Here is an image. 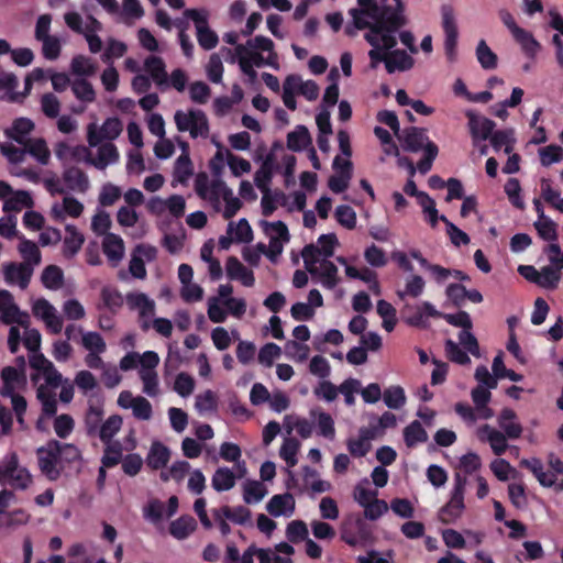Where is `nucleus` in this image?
<instances>
[{
	"instance_id": "f257e3e1",
	"label": "nucleus",
	"mask_w": 563,
	"mask_h": 563,
	"mask_svg": "<svg viewBox=\"0 0 563 563\" xmlns=\"http://www.w3.org/2000/svg\"><path fill=\"white\" fill-rule=\"evenodd\" d=\"M398 23L395 19H390L387 23H379L376 26H366L367 32L364 40L372 46L368 52L369 68L376 69L380 63L386 65L388 60V51L397 45L396 33Z\"/></svg>"
},
{
	"instance_id": "1a4fd4ad",
	"label": "nucleus",
	"mask_w": 563,
	"mask_h": 563,
	"mask_svg": "<svg viewBox=\"0 0 563 563\" xmlns=\"http://www.w3.org/2000/svg\"><path fill=\"white\" fill-rule=\"evenodd\" d=\"M376 12L377 8L375 4V0H357V8H352L349 10V14L352 18V22L347 23L344 32L347 36H355L356 31L365 30L369 24L367 23V19H363L362 14L368 12Z\"/></svg>"
},
{
	"instance_id": "6e6d98bb",
	"label": "nucleus",
	"mask_w": 563,
	"mask_h": 563,
	"mask_svg": "<svg viewBox=\"0 0 563 563\" xmlns=\"http://www.w3.org/2000/svg\"><path fill=\"white\" fill-rule=\"evenodd\" d=\"M385 405L390 409H399L406 404L405 390L400 386H390L383 394Z\"/></svg>"
},
{
	"instance_id": "aec40b11",
	"label": "nucleus",
	"mask_w": 563,
	"mask_h": 563,
	"mask_svg": "<svg viewBox=\"0 0 563 563\" xmlns=\"http://www.w3.org/2000/svg\"><path fill=\"white\" fill-rule=\"evenodd\" d=\"M63 180L67 188L78 192H86L89 188V179L84 170L78 167H69L63 173Z\"/></svg>"
},
{
	"instance_id": "423d86ee",
	"label": "nucleus",
	"mask_w": 563,
	"mask_h": 563,
	"mask_svg": "<svg viewBox=\"0 0 563 563\" xmlns=\"http://www.w3.org/2000/svg\"><path fill=\"white\" fill-rule=\"evenodd\" d=\"M184 15L194 21L197 41L201 48L210 51L218 45L219 37L218 34L209 27V12L206 9H186Z\"/></svg>"
},
{
	"instance_id": "c85d7f7f",
	"label": "nucleus",
	"mask_w": 563,
	"mask_h": 563,
	"mask_svg": "<svg viewBox=\"0 0 563 563\" xmlns=\"http://www.w3.org/2000/svg\"><path fill=\"white\" fill-rule=\"evenodd\" d=\"M310 417L317 419L318 433L319 435L333 440L335 437L334 420L330 413L321 411L319 409H311Z\"/></svg>"
},
{
	"instance_id": "a878e982",
	"label": "nucleus",
	"mask_w": 563,
	"mask_h": 563,
	"mask_svg": "<svg viewBox=\"0 0 563 563\" xmlns=\"http://www.w3.org/2000/svg\"><path fill=\"white\" fill-rule=\"evenodd\" d=\"M197 528V521L192 516H181L169 525V533L177 540L186 539Z\"/></svg>"
},
{
	"instance_id": "39448f33",
	"label": "nucleus",
	"mask_w": 563,
	"mask_h": 563,
	"mask_svg": "<svg viewBox=\"0 0 563 563\" xmlns=\"http://www.w3.org/2000/svg\"><path fill=\"white\" fill-rule=\"evenodd\" d=\"M441 26L444 32V52L450 63L455 62L457 55L459 29L456 23L455 10L451 4H442Z\"/></svg>"
},
{
	"instance_id": "c03bdc74",
	"label": "nucleus",
	"mask_w": 563,
	"mask_h": 563,
	"mask_svg": "<svg viewBox=\"0 0 563 563\" xmlns=\"http://www.w3.org/2000/svg\"><path fill=\"white\" fill-rule=\"evenodd\" d=\"M58 449L62 472L73 463L81 461V452L75 444L59 442Z\"/></svg>"
},
{
	"instance_id": "052dcab7",
	"label": "nucleus",
	"mask_w": 563,
	"mask_h": 563,
	"mask_svg": "<svg viewBox=\"0 0 563 563\" xmlns=\"http://www.w3.org/2000/svg\"><path fill=\"white\" fill-rule=\"evenodd\" d=\"M299 450V442L294 438L285 439L280 446L279 455L287 463L289 467H294L297 460V452Z\"/></svg>"
},
{
	"instance_id": "473e14b6",
	"label": "nucleus",
	"mask_w": 563,
	"mask_h": 563,
	"mask_svg": "<svg viewBox=\"0 0 563 563\" xmlns=\"http://www.w3.org/2000/svg\"><path fill=\"white\" fill-rule=\"evenodd\" d=\"M103 413L104 412L102 406H89L84 418L85 429L88 437H97V431L101 426Z\"/></svg>"
},
{
	"instance_id": "774afa93",
	"label": "nucleus",
	"mask_w": 563,
	"mask_h": 563,
	"mask_svg": "<svg viewBox=\"0 0 563 563\" xmlns=\"http://www.w3.org/2000/svg\"><path fill=\"white\" fill-rule=\"evenodd\" d=\"M286 537L291 543H298L300 541L307 540V525L301 520H292L287 526Z\"/></svg>"
},
{
	"instance_id": "338daca9",
	"label": "nucleus",
	"mask_w": 563,
	"mask_h": 563,
	"mask_svg": "<svg viewBox=\"0 0 563 563\" xmlns=\"http://www.w3.org/2000/svg\"><path fill=\"white\" fill-rule=\"evenodd\" d=\"M335 219L344 228L352 230L356 227V212L347 205L338 206Z\"/></svg>"
},
{
	"instance_id": "dca6fc26",
	"label": "nucleus",
	"mask_w": 563,
	"mask_h": 563,
	"mask_svg": "<svg viewBox=\"0 0 563 563\" xmlns=\"http://www.w3.org/2000/svg\"><path fill=\"white\" fill-rule=\"evenodd\" d=\"M276 165L274 153H268L254 175V183L261 191H268Z\"/></svg>"
},
{
	"instance_id": "603ef678",
	"label": "nucleus",
	"mask_w": 563,
	"mask_h": 563,
	"mask_svg": "<svg viewBox=\"0 0 563 563\" xmlns=\"http://www.w3.org/2000/svg\"><path fill=\"white\" fill-rule=\"evenodd\" d=\"M63 271L56 265H48L44 268L41 280L48 289H58L63 285Z\"/></svg>"
},
{
	"instance_id": "bf43d9fd",
	"label": "nucleus",
	"mask_w": 563,
	"mask_h": 563,
	"mask_svg": "<svg viewBox=\"0 0 563 563\" xmlns=\"http://www.w3.org/2000/svg\"><path fill=\"white\" fill-rule=\"evenodd\" d=\"M320 255V250L318 246L313 244L306 245L301 251V256L303 258L305 268L312 275L316 276L319 274V268L317 267V263L319 262L318 256Z\"/></svg>"
},
{
	"instance_id": "ea45409f",
	"label": "nucleus",
	"mask_w": 563,
	"mask_h": 563,
	"mask_svg": "<svg viewBox=\"0 0 563 563\" xmlns=\"http://www.w3.org/2000/svg\"><path fill=\"white\" fill-rule=\"evenodd\" d=\"M33 199L27 191L18 190L5 200L3 209L7 211H21L23 208H31Z\"/></svg>"
},
{
	"instance_id": "f704fd0d",
	"label": "nucleus",
	"mask_w": 563,
	"mask_h": 563,
	"mask_svg": "<svg viewBox=\"0 0 563 563\" xmlns=\"http://www.w3.org/2000/svg\"><path fill=\"white\" fill-rule=\"evenodd\" d=\"M352 162H343L342 175H333L328 180L329 188L334 194H341L349 187V181L352 178Z\"/></svg>"
},
{
	"instance_id": "5fc2aeb1",
	"label": "nucleus",
	"mask_w": 563,
	"mask_h": 563,
	"mask_svg": "<svg viewBox=\"0 0 563 563\" xmlns=\"http://www.w3.org/2000/svg\"><path fill=\"white\" fill-rule=\"evenodd\" d=\"M104 445L106 449L101 459L102 466L108 468L114 467L122 460V445L119 441Z\"/></svg>"
},
{
	"instance_id": "7c9ffc66",
	"label": "nucleus",
	"mask_w": 563,
	"mask_h": 563,
	"mask_svg": "<svg viewBox=\"0 0 563 563\" xmlns=\"http://www.w3.org/2000/svg\"><path fill=\"white\" fill-rule=\"evenodd\" d=\"M119 159V152L113 143H104L99 147L98 157L96 159L88 158V162L98 169H104L109 164Z\"/></svg>"
},
{
	"instance_id": "f8f14e48",
	"label": "nucleus",
	"mask_w": 563,
	"mask_h": 563,
	"mask_svg": "<svg viewBox=\"0 0 563 563\" xmlns=\"http://www.w3.org/2000/svg\"><path fill=\"white\" fill-rule=\"evenodd\" d=\"M397 136L402 142L404 150L411 153L424 151L427 142L430 141L426 130L417 126L407 128L401 136L399 134Z\"/></svg>"
},
{
	"instance_id": "e433bc0d",
	"label": "nucleus",
	"mask_w": 563,
	"mask_h": 563,
	"mask_svg": "<svg viewBox=\"0 0 563 563\" xmlns=\"http://www.w3.org/2000/svg\"><path fill=\"white\" fill-rule=\"evenodd\" d=\"M71 91L78 100L85 103H91L96 100L93 86L85 78L75 79L71 82Z\"/></svg>"
},
{
	"instance_id": "4468645a",
	"label": "nucleus",
	"mask_w": 563,
	"mask_h": 563,
	"mask_svg": "<svg viewBox=\"0 0 563 563\" xmlns=\"http://www.w3.org/2000/svg\"><path fill=\"white\" fill-rule=\"evenodd\" d=\"M102 251L110 265L117 267L124 255L123 240L114 233H107L103 238Z\"/></svg>"
},
{
	"instance_id": "393cba45",
	"label": "nucleus",
	"mask_w": 563,
	"mask_h": 563,
	"mask_svg": "<svg viewBox=\"0 0 563 563\" xmlns=\"http://www.w3.org/2000/svg\"><path fill=\"white\" fill-rule=\"evenodd\" d=\"M266 509L274 517H279L286 514L287 510L292 512L295 509V498L290 493L274 495L267 503Z\"/></svg>"
},
{
	"instance_id": "2eb2a0df",
	"label": "nucleus",
	"mask_w": 563,
	"mask_h": 563,
	"mask_svg": "<svg viewBox=\"0 0 563 563\" xmlns=\"http://www.w3.org/2000/svg\"><path fill=\"white\" fill-rule=\"evenodd\" d=\"M227 275L230 279H236L245 287H252L255 284V277L251 269L245 267L238 257L230 256L225 264Z\"/></svg>"
},
{
	"instance_id": "c756f323",
	"label": "nucleus",
	"mask_w": 563,
	"mask_h": 563,
	"mask_svg": "<svg viewBox=\"0 0 563 563\" xmlns=\"http://www.w3.org/2000/svg\"><path fill=\"white\" fill-rule=\"evenodd\" d=\"M123 419L119 415L110 416L104 422L101 423L97 431V437L103 444L112 443L113 437L121 430Z\"/></svg>"
},
{
	"instance_id": "b1692460",
	"label": "nucleus",
	"mask_w": 563,
	"mask_h": 563,
	"mask_svg": "<svg viewBox=\"0 0 563 563\" xmlns=\"http://www.w3.org/2000/svg\"><path fill=\"white\" fill-rule=\"evenodd\" d=\"M84 211V205L74 197H65L63 199V208L58 205L53 206L51 214L54 220L63 221L65 219L64 213H67L71 218H78Z\"/></svg>"
},
{
	"instance_id": "864d4df0",
	"label": "nucleus",
	"mask_w": 563,
	"mask_h": 563,
	"mask_svg": "<svg viewBox=\"0 0 563 563\" xmlns=\"http://www.w3.org/2000/svg\"><path fill=\"white\" fill-rule=\"evenodd\" d=\"M534 228L544 241L553 242L558 240L556 223L544 214L534 223Z\"/></svg>"
},
{
	"instance_id": "0eeeda50",
	"label": "nucleus",
	"mask_w": 563,
	"mask_h": 563,
	"mask_svg": "<svg viewBox=\"0 0 563 563\" xmlns=\"http://www.w3.org/2000/svg\"><path fill=\"white\" fill-rule=\"evenodd\" d=\"M499 19L505 26L510 31L515 41L520 44L523 53L534 58L540 49L539 42L533 37L532 33L517 25L514 15L507 9H500L498 11Z\"/></svg>"
},
{
	"instance_id": "79ce46f5",
	"label": "nucleus",
	"mask_w": 563,
	"mask_h": 563,
	"mask_svg": "<svg viewBox=\"0 0 563 563\" xmlns=\"http://www.w3.org/2000/svg\"><path fill=\"white\" fill-rule=\"evenodd\" d=\"M100 297L103 307L113 313H115L123 305V297L117 288L104 286L101 289Z\"/></svg>"
},
{
	"instance_id": "a18cd8bd",
	"label": "nucleus",
	"mask_w": 563,
	"mask_h": 563,
	"mask_svg": "<svg viewBox=\"0 0 563 563\" xmlns=\"http://www.w3.org/2000/svg\"><path fill=\"white\" fill-rule=\"evenodd\" d=\"M512 135L514 130H498L493 131L492 135L489 136L490 144L495 151H499L503 146H505V153L510 154L514 150L512 147Z\"/></svg>"
},
{
	"instance_id": "680f3d73",
	"label": "nucleus",
	"mask_w": 563,
	"mask_h": 563,
	"mask_svg": "<svg viewBox=\"0 0 563 563\" xmlns=\"http://www.w3.org/2000/svg\"><path fill=\"white\" fill-rule=\"evenodd\" d=\"M438 145L432 141H428L424 146L423 157L417 164V168L422 175H426L428 172H430L432 164L438 156Z\"/></svg>"
},
{
	"instance_id": "58836bf2",
	"label": "nucleus",
	"mask_w": 563,
	"mask_h": 563,
	"mask_svg": "<svg viewBox=\"0 0 563 563\" xmlns=\"http://www.w3.org/2000/svg\"><path fill=\"white\" fill-rule=\"evenodd\" d=\"M25 147L26 153L31 154L33 157H35L41 164L46 165L48 163L51 153L46 145L45 140L43 139H36V140H27L25 144H23Z\"/></svg>"
},
{
	"instance_id": "37998d69",
	"label": "nucleus",
	"mask_w": 563,
	"mask_h": 563,
	"mask_svg": "<svg viewBox=\"0 0 563 563\" xmlns=\"http://www.w3.org/2000/svg\"><path fill=\"white\" fill-rule=\"evenodd\" d=\"M194 174L191 159L187 153H183L175 162L174 178L181 184H185Z\"/></svg>"
},
{
	"instance_id": "0e129e2a",
	"label": "nucleus",
	"mask_w": 563,
	"mask_h": 563,
	"mask_svg": "<svg viewBox=\"0 0 563 563\" xmlns=\"http://www.w3.org/2000/svg\"><path fill=\"white\" fill-rule=\"evenodd\" d=\"M504 189L510 203L517 209L522 210L525 208V202L520 196L521 186L519 180L517 178H509L506 181Z\"/></svg>"
},
{
	"instance_id": "ddd939ff",
	"label": "nucleus",
	"mask_w": 563,
	"mask_h": 563,
	"mask_svg": "<svg viewBox=\"0 0 563 563\" xmlns=\"http://www.w3.org/2000/svg\"><path fill=\"white\" fill-rule=\"evenodd\" d=\"M367 536L364 520L357 516L343 525L341 539L351 547H356Z\"/></svg>"
},
{
	"instance_id": "72a5a7b5",
	"label": "nucleus",
	"mask_w": 563,
	"mask_h": 563,
	"mask_svg": "<svg viewBox=\"0 0 563 563\" xmlns=\"http://www.w3.org/2000/svg\"><path fill=\"white\" fill-rule=\"evenodd\" d=\"M211 485L217 492L230 490L235 485V475L229 467H219L212 476Z\"/></svg>"
},
{
	"instance_id": "2f4dec72",
	"label": "nucleus",
	"mask_w": 563,
	"mask_h": 563,
	"mask_svg": "<svg viewBox=\"0 0 563 563\" xmlns=\"http://www.w3.org/2000/svg\"><path fill=\"white\" fill-rule=\"evenodd\" d=\"M311 144V136L305 125H297L296 129L287 135V147L294 152H301Z\"/></svg>"
},
{
	"instance_id": "13d9d810",
	"label": "nucleus",
	"mask_w": 563,
	"mask_h": 563,
	"mask_svg": "<svg viewBox=\"0 0 563 563\" xmlns=\"http://www.w3.org/2000/svg\"><path fill=\"white\" fill-rule=\"evenodd\" d=\"M561 277V269L553 266H545L539 272L537 284L543 288L553 289Z\"/></svg>"
},
{
	"instance_id": "9b49d317",
	"label": "nucleus",
	"mask_w": 563,
	"mask_h": 563,
	"mask_svg": "<svg viewBox=\"0 0 563 563\" xmlns=\"http://www.w3.org/2000/svg\"><path fill=\"white\" fill-rule=\"evenodd\" d=\"M0 313L1 319L5 324L18 323L20 325H25L26 323L22 317L27 318V314L20 311L19 307L13 301L11 292L4 289L0 290Z\"/></svg>"
},
{
	"instance_id": "a19ab883",
	"label": "nucleus",
	"mask_w": 563,
	"mask_h": 563,
	"mask_svg": "<svg viewBox=\"0 0 563 563\" xmlns=\"http://www.w3.org/2000/svg\"><path fill=\"white\" fill-rule=\"evenodd\" d=\"M476 57L484 69L492 70L497 67V55L489 48L484 40H481L477 44Z\"/></svg>"
},
{
	"instance_id": "cd10ccee",
	"label": "nucleus",
	"mask_w": 563,
	"mask_h": 563,
	"mask_svg": "<svg viewBox=\"0 0 563 563\" xmlns=\"http://www.w3.org/2000/svg\"><path fill=\"white\" fill-rule=\"evenodd\" d=\"M404 441L409 449L428 441V433L420 421L413 420L404 429Z\"/></svg>"
},
{
	"instance_id": "412c9836",
	"label": "nucleus",
	"mask_w": 563,
	"mask_h": 563,
	"mask_svg": "<svg viewBox=\"0 0 563 563\" xmlns=\"http://www.w3.org/2000/svg\"><path fill=\"white\" fill-rule=\"evenodd\" d=\"M66 236L63 244V254L67 258L74 257L81 249L85 238L73 224H67Z\"/></svg>"
},
{
	"instance_id": "8fccbe9b",
	"label": "nucleus",
	"mask_w": 563,
	"mask_h": 563,
	"mask_svg": "<svg viewBox=\"0 0 563 563\" xmlns=\"http://www.w3.org/2000/svg\"><path fill=\"white\" fill-rule=\"evenodd\" d=\"M96 69L92 60L85 55H76L71 59L70 70L73 75L89 77L95 75Z\"/></svg>"
},
{
	"instance_id": "7ed1b4c3",
	"label": "nucleus",
	"mask_w": 563,
	"mask_h": 563,
	"mask_svg": "<svg viewBox=\"0 0 563 563\" xmlns=\"http://www.w3.org/2000/svg\"><path fill=\"white\" fill-rule=\"evenodd\" d=\"M376 12L363 13V19H367L368 26H376L379 23H387L395 19L398 23L397 30H401L408 24L406 16V5L402 0H375Z\"/></svg>"
},
{
	"instance_id": "bb28decb",
	"label": "nucleus",
	"mask_w": 563,
	"mask_h": 563,
	"mask_svg": "<svg viewBox=\"0 0 563 563\" xmlns=\"http://www.w3.org/2000/svg\"><path fill=\"white\" fill-rule=\"evenodd\" d=\"M169 459V449L161 442H154L147 455V465L153 470H162L167 465Z\"/></svg>"
},
{
	"instance_id": "f03ea898",
	"label": "nucleus",
	"mask_w": 563,
	"mask_h": 563,
	"mask_svg": "<svg viewBox=\"0 0 563 563\" xmlns=\"http://www.w3.org/2000/svg\"><path fill=\"white\" fill-rule=\"evenodd\" d=\"M32 483L33 476L26 467L20 466L16 452L8 453L0 463V484L25 490Z\"/></svg>"
},
{
	"instance_id": "20e7f679",
	"label": "nucleus",
	"mask_w": 563,
	"mask_h": 563,
	"mask_svg": "<svg viewBox=\"0 0 563 563\" xmlns=\"http://www.w3.org/2000/svg\"><path fill=\"white\" fill-rule=\"evenodd\" d=\"M59 441L51 439L45 445L36 449L37 465L41 473L51 482L57 481L62 475L59 461Z\"/></svg>"
},
{
	"instance_id": "4d7b16f0",
	"label": "nucleus",
	"mask_w": 563,
	"mask_h": 563,
	"mask_svg": "<svg viewBox=\"0 0 563 563\" xmlns=\"http://www.w3.org/2000/svg\"><path fill=\"white\" fill-rule=\"evenodd\" d=\"M37 399L42 404V411L45 416L52 417L57 412V400L55 395L46 389L45 386L37 388Z\"/></svg>"
},
{
	"instance_id": "6ab92c4d",
	"label": "nucleus",
	"mask_w": 563,
	"mask_h": 563,
	"mask_svg": "<svg viewBox=\"0 0 563 563\" xmlns=\"http://www.w3.org/2000/svg\"><path fill=\"white\" fill-rule=\"evenodd\" d=\"M465 508L464 497L451 494L450 500L439 510V520L445 525L454 523Z\"/></svg>"
},
{
	"instance_id": "69168bd1",
	"label": "nucleus",
	"mask_w": 563,
	"mask_h": 563,
	"mask_svg": "<svg viewBox=\"0 0 563 563\" xmlns=\"http://www.w3.org/2000/svg\"><path fill=\"white\" fill-rule=\"evenodd\" d=\"M424 285L426 283L421 276L412 275L410 279L407 280L405 290L397 291V295L400 299H404L405 296L417 298L423 292Z\"/></svg>"
},
{
	"instance_id": "a211bd4d",
	"label": "nucleus",
	"mask_w": 563,
	"mask_h": 563,
	"mask_svg": "<svg viewBox=\"0 0 563 563\" xmlns=\"http://www.w3.org/2000/svg\"><path fill=\"white\" fill-rule=\"evenodd\" d=\"M415 65V59L404 49L388 51V60L386 63V71L394 74L395 71L410 70Z\"/></svg>"
},
{
	"instance_id": "6e6552de",
	"label": "nucleus",
	"mask_w": 563,
	"mask_h": 563,
	"mask_svg": "<svg viewBox=\"0 0 563 563\" xmlns=\"http://www.w3.org/2000/svg\"><path fill=\"white\" fill-rule=\"evenodd\" d=\"M465 117L468 120L467 126L474 144L489 139L496 126L493 120L479 115L473 110H466Z\"/></svg>"
},
{
	"instance_id": "4c0bfd02",
	"label": "nucleus",
	"mask_w": 563,
	"mask_h": 563,
	"mask_svg": "<svg viewBox=\"0 0 563 563\" xmlns=\"http://www.w3.org/2000/svg\"><path fill=\"white\" fill-rule=\"evenodd\" d=\"M266 494L267 488L258 481H246L243 485V500L246 504L258 503Z\"/></svg>"
},
{
	"instance_id": "49530a36",
	"label": "nucleus",
	"mask_w": 563,
	"mask_h": 563,
	"mask_svg": "<svg viewBox=\"0 0 563 563\" xmlns=\"http://www.w3.org/2000/svg\"><path fill=\"white\" fill-rule=\"evenodd\" d=\"M19 252L24 260L22 263H29L32 267L41 263V252L33 241L23 238L19 244Z\"/></svg>"
},
{
	"instance_id": "de8ad7c7",
	"label": "nucleus",
	"mask_w": 563,
	"mask_h": 563,
	"mask_svg": "<svg viewBox=\"0 0 563 563\" xmlns=\"http://www.w3.org/2000/svg\"><path fill=\"white\" fill-rule=\"evenodd\" d=\"M483 430L488 433L487 440L490 444L493 452L498 456L503 455L508 448V444H507L508 437L505 435L501 431L492 429L488 424L484 426Z\"/></svg>"
},
{
	"instance_id": "09e8293b",
	"label": "nucleus",
	"mask_w": 563,
	"mask_h": 563,
	"mask_svg": "<svg viewBox=\"0 0 563 563\" xmlns=\"http://www.w3.org/2000/svg\"><path fill=\"white\" fill-rule=\"evenodd\" d=\"M318 275L321 277L322 285L328 289L334 288L339 283L338 267L329 260H323L320 263Z\"/></svg>"
},
{
	"instance_id": "3c124183",
	"label": "nucleus",
	"mask_w": 563,
	"mask_h": 563,
	"mask_svg": "<svg viewBox=\"0 0 563 563\" xmlns=\"http://www.w3.org/2000/svg\"><path fill=\"white\" fill-rule=\"evenodd\" d=\"M220 511L225 519L236 525H245L251 519V510L244 506H236L233 508L230 506H222Z\"/></svg>"
},
{
	"instance_id": "e2e57ef3",
	"label": "nucleus",
	"mask_w": 563,
	"mask_h": 563,
	"mask_svg": "<svg viewBox=\"0 0 563 563\" xmlns=\"http://www.w3.org/2000/svg\"><path fill=\"white\" fill-rule=\"evenodd\" d=\"M441 221L445 224L446 233L453 245L461 246L462 244L467 245L470 243V236L454 223H452L445 216L441 217Z\"/></svg>"
},
{
	"instance_id": "c9c22d12",
	"label": "nucleus",
	"mask_w": 563,
	"mask_h": 563,
	"mask_svg": "<svg viewBox=\"0 0 563 563\" xmlns=\"http://www.w3.org/2000/svg\"><path fill=\"white\" fill-rule=\"evenodd\" d=\"M126 302L130 309H139L140 316L145 317L154 312V301L143 292H129Z\"/></svg>"
},
{
	"instance_id": "5701e85b",
	"label": "nucleus",
	"mask_w": 563,
	"mask_h": 563,
	"mask_svg": "<svg viewBox=\"0 0 563 563\" xmlns=\"http://www.w3.org/2000/svg\"><path fill=\"white\" fill-rule=\"evenodd\" d=\"M34 123L27 118H18L12 122L11 128L5 130L7 137L23 145L27 142L26 136L33 131Z\"/></svg>"
},
{
	"instance_id": "f3484780",
	"label": "nucleus",
	"mask_w": 563,
	"mask_h": 563,
	"mask_svg": "<svg viewBox=\"0 0 563 563\" xmlns=\"http://www.w3.org/2000/svg\"><path fill=\"white\" fill-rule=\"evenodd\" d=\"M517 420V413L511 408H504L498 416V426L508 439H519L522 433V427Z\"/></svg>"
},
{
	"instance_id": "9d476101",
	"label": "nucleus",
	"mask_w": 563,
	"mask_h": 563,
	"mask_svg": "<svg viewBox=\"0 0 563 563\" xmlns=\"http://www.w3.org/2000/svg\"><path fill=\"white\" fill-rule=\"evenodd\" d=\"M33 275V267L29 263H8L3 267V277L7 284H18L21 289L27 288Z\"/></svg>"
},
{
	"instance_id": "4be33fe9",
	"label": "nucleus",
	"mask_w": 563,
	"mask_h": 563,
	"mask_svg": "<svg viewBox=\"0 0 563 563\" xmlns=\"http://www.w3.org/2000/svg\"><path fill=\"white\" fill-rule=\"evenodd\" d=\"M144 67L157 86L168 85V75L162 57L148 56L144 62Z\"/></svg>"
}]
</instances>
